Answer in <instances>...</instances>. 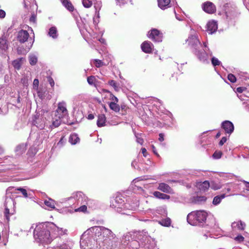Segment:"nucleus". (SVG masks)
Masks as SVG:
<instances>
[{"label": "nucleus", "mask_w": 249, "mask_h": 249, "mask_svg": "<svg viewBox=\"0 0 249 249\" xmlns=\"http://www.w3.org/2000/svg\"><path fill=\"white\" fill-rule=\"evenodd\" d=\"M119 244L116 235L103 226H93L81 235L80 246L83 249H114Z\"/></svg>", "instance_id": "f257e3e1"}, {"label": "nucleus", "mask_w": 249, "mask_h": 249, "mask_svg": "<svg viewBox=\"0 0 249 249\" xmlns=\"http://www.w3.org/2000/svg\"><path fill=\"white\" fill-rule=\"evenodd\" d=\"M154 240L144 231H131L124 235L120 249H154Z\"/></svg>", "instance_id": "f03ea898"}, {"label": "nucleus", "mask_w": 249, "mask_h": 249, "mask_svg": "<svg viewBox=\"0 0 249 249\" xmlns=\"http://www.w3.org/2000/svg\"><path fill=\"white\" fill-rule=\"evenodd\" d=\"M67 230L56 226L53 223L46 222L36 225L34 231L35 241L39 245L50 244L54 239L67 234Z\"/></svg>", "instance_id": "7ed1b4c3"}, {"label": "nucleus", "mask_w": 249, "mask_h": 249, "mask_svg": "<svg viewBox=\"0 0 249 249\" xmlns=\"http://www.w3.org/2000/svg\"><path fill=\"white\" fill-rule=\"evenodd\" d=\"M186 42L200 61L204 63H208L209 56L212 55V53L210 51L207 42H204L202 46L198 38L197 34L194 30L191 29Z\"/></svg>", "instance_id": "20e7f679"}, {"label": "nucleus", "mask_w": 249, "mask_h": 249, "mask_svg": "<svg viewBox=\"0 0 249 249\" xmlns=\"http://www.w3.org/2000/svg\"><path fill=\"white\" fill-rule=\"evenodd\" d=\"M208 215V213L203 210L192 212L188 214L187 220L191 225L202 226L206 222Z\"/></svg>", "instance_id": "39448f33"}, {"label": "nucleus", "mask_w": 249, "mask_h": 249, "mask_svg": "<svg viewBox=\"0 0 249 249\" xmlns=\"http://www.w3.org/2000/svg\"><path fill=\"white\" fill-rule=\"evenodd\" d=\"M226 19L228 21H232L239 16V13L235 4L233 2H228L224 6Z\"/></svg>", "instance_id": "423d86ee"}, {"label": "nucleus", "mask_w": 249, "mask_h": 249, "mask_svg": "<svg viewBox=\"0 0 249 249\" xmlns=\"http://www.w3.org/2000/svg\"><path fill=\"white\" fill-rule=\"evenodd\" d=\"M45 113H47V111L41 109L36 112L33 118L32 124L40 130L44 129L46 126Z\"/></svg>", "instance_id": "0eeeda50"}, {"label": "nucleus", "mask_w": 249, "mask_h": 249, "mask_svg": "<svg viewBox=\"0 0 249 249\" xmlns=\"http://www.w3.org/2000/svg\"><path fill=\"white\" fill-rule=\"evenodd\" d=\"M15 201L11 197H6L4 206V216L8 222L10 219V216L13 214L15 212Z\"/></svg>", "instance_id": "6e6552de"}, {"label": "nucleus", "mask_w": 249, "mask_h": 249, "mask_svg": "<svg viewBox=\"0 0 249 249\" xmlns=\"http://www.w3.org/2000/svg\"><path fill=\"white\" fill-rule=\"evenodd\" d=\"M124 199L121 196H116L112 198L110 201V207L118 213L130 215L129 213L123 212V206L124 205Z\"/></svg>", "instance_id": "1a4fd4ad"}, {"label": "nucleus", "mask_w": 249, "mask_h": 249, "mask_svg": "<svg viewBox=\"0 0 249 249\" xmlns=\"http://www.w3.org/2000/svg\"><path fill=\"white\" fill-rule=\"evenodd\" d=\"M54 115L63 120L68 116V111L65 102L63 101L58 104V107L55 111Z\"/></svg>", "instance_id": "9d476101"}, {"label": "nucleus", "mask_w": 249, "mask_h": 249, "mask_svg": "<svg viewBox=\"0 0 249 249\" xmlns=\"http://www.w3.org/2000/svg\"><path fill=\"white\" fill-rule=\"evenodd\" d=\"M72 198L75 199L78 202H81V203L86 202L87 205H88L89 204V200H88L87 196H86L81 192H77L73 193L71 197L62 199L61 202L67 201Z\"/></svg>", "instance_id": "9b49d317"}, {"label": "nucleus", "mask_w": 249, "mask_h": 249, "mask_svg": "<svg viewBox=\"0 0 249 249\" xmlns=\"http://www.w3.org/2000/svg\"><path fill=\"white\" fill-rule=\"evenodd\" d=\"M147 36L148 37L155 42H160L162 40V34L157 29H152L149 31Z\"/></svg>", "instance_id": "f8f14e48"}, {"label": "nucleus", "mask_w": 249, "mask_h": 249, "mask_svg": "<svg viewBox=\"0 0 249 249\" xmlns=\"http://www.w3.org/2000/svg\"><path fill=\"white\" fill-rule=\"evenodd\" d=\"M203 9L207 13L213 14L216 11V7L212 2L207 1L203 4Z\"/></svg>", "instance_id": "ddd939ff"}, {"label": "nucleus", "mask_w": 249, "mask_h": 249, "mask_svg": "<svg viewBox=\"0 0 249 249\" xmlns=\"http://www.w3.org/2000/svg\"><path fill=\"white\" fill-rule=\"evenodd\" d=\"M29 33L26 30H20L17 35V40L20 43H23L26 42L29 37Z\"/></svg>", "instance_id": "4468645a"}, {"label": "nucleus", "mask_w": 249, "mask_h": 249, "mask_svg": "<svg viewBox=\"0 0 249 249\" xmlns=\"http://www.w3.org/2000/svg\"><path fill=\"white\" fill-rule=\"evenodd\" d=\"M222 127L226 133L231 134L234 130L233 124L229 121H225L222 123Z\"/></svg>", "instance_id": "2eb2a0df"}, {"label": "nucleus", "mask_w": 249, "mask_h": 249, "mask_svg": "<svg viewBox=\"0 0 249 249\" xmlns=\"http://www.w3.org/2000/svg\"><path fill=\"white\" fill-rule=\"evenodd\" d=\"M153 48V44L149 41H145L141 45L142 51L145 53H151Z\"/></svg>", "instance_id": "dca6fc26"}, {"label": "nucleus", "mask_w": 249, "mask_h": 249, "mask_svg": "<svg viewBox=\"0 0 249 249\" xmlns=\"http://www.w3.org/2000/svg\"><path fill=\"white\" fill-rule=\"evenodd\" d=\"M207 27V32L210 34H213L217 29V24L213 20L210 21L208 22Z\"/></svg>", "instance_id": "f3484780"}, {"label": "nucleus", "mask_w": 249, "mask_h": 249, "mask_svg": "<svg viewBox=\"0 0 249 249\" xmlns=\"http://www.w3.org/2000/svg\"><path fill=\"white\" fill-rule=\"evenodd\" d=\"M62 122L65 123V121L57 116H54L52 118V124L50 125L49 128L51 129L58 127Z\"/></svg>", "instance_id": "a211bd4d"}, {"label": "nucleus", "mask_w": 249, "mask_h": 249, "mask_svg": "<svg viewBox=\"0 0 249 249\" xmlns=\"http://www.w3.org/2000/svg\"><path fill=\"white\" fill-rule=\"evenodd\" d=\"M158 189L165 193L172 194L173 193L171 187L165 183H159Z\"/></svg>", "instance_id": "6ab92c4d"}, {"label": "nucleus", "mask_w": 249, "mask_h": 249, "mask_svg": "<svg viewBox=\"0 0 249 249\" xmlns=\"http://www.w3.org/2000/svg\"><path fill=\"white\" fill-rule=\"evenodd\" d=\"M196 186L200 192H205L210 188V183L208 181L206 180L202 182L197 183Z\"/></svg>", "instance_id": "aec40b11"}, {"label": "nucleus", "mask_w": 249, "mask_h": 249, "mask_svg": "<svg viewBox=\"0 0 249 249\" xmlns=\"http://www.w3.org/2000/svg\"><path fill=\"white\" fill-rule=\"evenodd\" d=\"M47 249H72V245L69 242L63 243L53 248H48Z\"/></svg>", "instance_id": "412c9836"}, {"label": "nucleus", "mask_w": 249, "mask_h": 249, "mask_svg": "<svg viewBox=\"0 0 249 249\" xmlns=\"http://www.w3.org/2000/svg\"><path fill=\"white\" fill-rule=\"evenodd\" d=\"M231 226L233 230H244L246 227V224L241 221H239L232 223Z\"/></svg>", "instance_id": "4be33fe9"}, {"label": "nucleus", "mask_w": 249, "mask_h": 249, "mask_svg": "<svg viewBox=\"0 0 249 249\" xmlns=\"http://www.w3.org/2000/svg\"><path fill=\"white\" fill-rule=\"evenodd\" d=\"M37 134L36 140L39 142H41L42 141L48 138V131H45L44 130H41Z\"/></svg>", "instance_id": "5701e85b"}, {"label": "nucleus", "mask_w": 249, "mask_h": 249, "mask_svg": "<svg viewBox=\"0 0 249 249\" xmlns=\"http://www.w3.org/2000/svg\"><path fill=\"white\" fill-rule=\"evenodd\" d=\"M170 2L171 0H158V6L162 10H164L168 7H169Z\"/></svg>", "instance_id": "b1692460"}, {"label": "nucleus", "mask_w": 249, "mask_h": 249, "mask_svg": "<svg viewBox=\"0 0 249 249\" xmlns=\"http://www.w3.org/2000/svg\"><path fill=\"white\" fill-rule=\"evenodd\" d=\"M106 117L103 114H99L98 116L97 125L98 127H102L106 125Z\"/></svg>", "instance_id": "393cba45"}, {"label": "nucleus", "mask_w": 249, "mask_h": 249, "mask_svg": "<svg viewBox=\"0 0 249 249\" xmlns=\"http://www.w3.org/2000/svg\"><path fill=\"white\" fill-rule=\"evenodd\" d=\"M8 48L7 41L5 37H1L0 38V49L4 52Z\"/></svg>", "instance_id": "a878e982"}, {"label": "nucleus", "mask_w": 249, "mask_h": 249, "mask_svg": "<svg viewBox=\"0 0 249 249\" xmlns=\"http://www.w3.org/2000/svg\"><path fill=\"white\" fill-rule=\"evenodd\" d=\"M63 6L69 11L72 12L74 8L69 0H61Z\"/></svg>", "instance_id": "bb28decb"}, {"label": "nucleus", "mask_w": 249, "mask_h": 249, "mask_svg": "<svg viewBox=\"0 0 249 249\" xmlns=\"http://www.w3.org/2000/svg\"><path fill=\"white\" fill-rule=\"evenodd\" d=\"M153 195L156 198L161 199H169L170 197L169 195H167L165 194L161 193L158 191L154 192L153 193Z\"/></svg>", "instance_id": "cd10ccee"}, {"label": "nucleus", "mask_w": 249, "mask_h": 249, "mask_svg": "<svg viewBox=\"0 0 249 249\" xmlns=\"http://www.w3.org/2000/svg\"><path fill=\"white\" fill-rule=\"evenodd\" d=\"M80 141L78 136L76 133L71 134L69 138V142L72 144H75Z\"/></svg>", "instance_id": "c85d7f7f"}, {"label": "nucleus", "mask_w": 249, "mask_h": 249, "mask_svg": "<svg viewBox=\"0 0 249 249\" xmlns=\"http://www.w3.org/2000/svg\"><path fill=\"white\" fill-rule=\"evenodd\" d=\"M50 36L55 39L57 37V31L55 27H52L50 28L48 32Z\"/></svg>", "instance_id": "c756f323"}, {"label": "nucleus", "mask_w": 249, "mask_h": 249, "mask_svg": "<svg viewBox=\"0 0 249 249\" xmlns=\"http://www.w3.org/2000/svg\"><path fill=\"white\" fill-rule=\"evenodd\" d=\"M225 197L226 195L224 194H222L220 196H215L213 198V204L214 205H217L219 204L221 202L222 199L224 198Z\"/></svg>", "instance_id": "7c9ffc66"}, {"label": "nucleus", "mask_w": 249, "mask_h": 249, "mask_svg": "<svg viewBox=\"0 0 249 249\" xmlns=\"http://www.w3.org/2000/svg\"><path fill=\"white\" fill-rule=\"evenodd\" d=\"M44 204L49 208L51 209L55 208V201L52 199L49 198L48 200L44 201Z\"/></svg>", "instance_id": "2f4dec72"}, {"label": "nucleus", "mask_w": 249, "mask_h": 249, "mask_svg": "<svg viewBox=\"0 0 249 249\" xmlns=\"http://www.w3.org/2000/svg\"><path fill=\"white\" fill-rule=\"evenodd\" d=\"M87 81L89 85L97 87L96 82H97L96 79L94 76H90L87 78Z\"/></svg>", "instance_id": "473e14b6"}, {"label": "nucleus", "mask_w": 249, "mask_h": 249, "mask_svg": "<svg viewBox=\"0 0 249 249\" xmlns=\"http://www.w3.org/2000/svg\"><path fill=\"white\" fill-rule=\"evenodd\" d=\"M171 222V219L168 217H166L165 219H162L159 221V223L160 225L165 227H168L170 226Z\"/></svg>", "instance_id": "72a5a7b5"}, {"label": "nucleus", "mask_w": 249, "mask_h": 249, "mask_svg": "<svg viewBox=\"0 0 249 249\" xmlns=\"http://www.w3.org/2000/svg\"><path fill=\"white\" fill-rule=\"evenodd\" d=\"M108 84L112 87L114 89H115V90L118 91L120 89V87L118 85V84L117 83V82L113 80H109L108 82Z\"/></svg>", "instance_id": "f704fd0d"}, {"label": "nucleus", "mask_w": 249, "mask_h": 249, "mask_svg": "<svg viewBox=\"0 0 249 249\" xmlns=\"http://www.w3.org/2000/svg\"><path fill=\"white\" fill-rule=\"evenodd\" d=\"M116 102H110L109 104V107L115 112H118L120 110V106Z\"/></svg>", "instance_id": "c9c22d12"}, {"label": "nucleus", "mask_w": 249, "mask_h": 249, "mask_svg": "<svg viewBox=\"0 0 249 249\" xmlns=\"http://www.w3.org/2000/svg\"><path fill=\"white\" fill-rule=\"evenodd\" d=\"M21 59H18L13 61L12 65L15 69L18 70L20 69L21 65Z\"/></svg>", "instance_id": "e433bc0d"}, {"label": "nucleus", "mask_w": 249, "mask_h": 249, "mask_svg": "<svg viewBox=\"0 0 249 249\" xmlns=\"http://www.w3.org/2000/svg\"><path fill=\"white\" fill-rule=\"evenodd\" d=\"M129 201L130 202V205L131 206V211H134L136 210L139 205V201L137 199Z\"/></svg>", "instance_id": "4c0bfd02"}, {"label": "nucleus", "mask_w": 249, "mask_h": 249, "mask_svg": "<svg viewBox=\"0 0 249 249\" xmlns=\"http://www.w3.org/2000/svg\"><path fill=\"white\" fill-rule=\"evenodd\" d=\"M30 64L32 65H35L37 61V57L34 54H31L29 57Z\"/></svg>", "instance_id": "58836bf2"}, {"label": "nucleus", "mask_w": 249, "mask_h": 249, "mask_svg": "<svg viewBox=\"0 0 249 249\" xmlns=\"http://www.w3.org/2000/svg\"><path fill=\"white\" fill-rule=\"evenodd\" d=\"M131 206L130 205V202L129 200H128L127 202L124 203V205L123 206V212H124L127 213L126 211L127 210H131Z\"/></svg>", "instance_id": "ea45409f"}, {"label": "nucleus", "mask_w": 249, "mask_h": 249, "mask_svg": "<svg viewBox=\"0 0 249 249\" xmlns=\"http://www.w3.org/2000/svg\"><path fill=\"white\" fill-rule=\"evenodd\" d=\"M103 90L104 92H107L109 94L110 99L113 101L112 102H118V99L116 96H115L113 94H112L110 92H109L108 90L107 89H103Z\"/></svg>", "instance_id": "a19ab883"}, {"label": "nucleus", "mask_w": 249, "mask_h": 249, "mask_svg": "<svg viewBox=\"0 0 249 249\" xmlns=\"http://www.w3.org/2000/svg\"><path fill=\"white\" fill-rule=\"evenodd\" d=\"M157 211L158 213L162 214L164 217H166L167 215V212L165 208H160Z\"/></svg>", "instance_id": "79ce46f5"}, {"label": "nucleus", "mask_w": 249, "mask_h": 249, "mask_svg": "<svg viewBox=\"0 0 249 249\" xmlns=\"http://www.w3.org/2000/svg\"><path fill=\"white\" fill-rule=\"evenodd\" d=\"M82 3L83 6L86 8H89L92 4L91 1L89 0H83Z\"/></svg>", "instance_id": "37998d69"}, {"label": "nucleus", "mask_w": 249, "mask_h": 249, "mask_svg": "<svg viewBox=\"0 0 249 249\" xmlns=\"http://www.w3.org/2000/svg\"><path fill=\"white\" fill-rule=\"evenodd\" d=\"M135 137L136 138V141L138 143L142 145L143 142V140L141 137V134H136Z\"/></svg>", "instance_id": "c03bdc74"}, {"label": "nucleus", "mask_w": 249, "mask_h": 249, "mask_svg": "<svg viewBox=\"0 0 249 249\" xmlns=\"http://www.w3.org/2000/svg\"><path fill=\"white\" fill-rule=\"evenodd\" d=\"M212 63L214 66H219L221 64V62L214 57L212 58Z\"/></svg>", "instance_id": "a18cd8bd"}, {"label": "nucleus", "mask_w": 249, "mask_h": 249, "mask_svg": "<svg viewBox=\"0 0 249 249\" xmlns=\"http://www.w3.org/2000/svg\"><path fill=\"white\" fill-rule=\"evenodd\" d=\"M210 187L214 190H216L220 188V186L214 182H211Z\"/></svg>", "instance_id": "49530a36"}, {"label": "nucleus", "mask_w": 249, "mask_h": 249, "mask_svg": "<svg viewBox=\"0 0 249 249\" xmlns=\"http://www.w3.org/2000/svg\"><path fill=\"white\" fill-rule=\"evenodd\" d=\"M222 153L221 151H215L213 155V157L215 159H219L221 157Z\"/></svg>", "instance_id": "de8ad7c7"}, {"label": "nucleus", "mask_w": 249, "mask_h": 249, "mask_svg": "<svg viewBox=\"0 0 249 249\" xmlns=\"http://www.w3.org/2000/svg\"><path fill=\"white\" fill-rule=\"evenodd\" d=\"M228 80L231 82V83H234L236 81V78L235 76L232 74H229L228 75Z\"/></svg>", "instance_id": "09e8293b"}, {"label": "nucleus", "mask_w": 249, "mask_h": 249, "mask_svg": "<svg viewBox=\"0 0 249 249\" xmlns=\"http://www.w3.org/2000/svg\"><path fill=\"white\" fill-rule=\"evenodd\" d=\"M83 204V205L82 206L80 207L76 210L77 211L84 212L87 210V207L86 205V204H87L86 202Z\"/></svg>", "instance_id": "8fccbe9b"}, {"label": "nucleus", "mask_w": 249, "mask_h": 249, "mask_svg": "<svg viewBox=\"0 0 249 249\" xmlns=\"http://www.w3.org/2000/svg\"><path fill=\"white\" fill-rule=\"evenodd\" d=\"M102 7V3L101 1H97L94 3V8L95 11H100Z\"/></svg>", "instance_id": "3c124183"}, {"label": "nucleus", "mask_w": 249, "mask_h": 249, "mask_svg": "<svg viewBox=\"0 0 249 249\" xmlns=\"http://www.w3.org/2000/svg\"><path fill=\"white\" fill-rule=\"evenodd\" d=\"M17 190L18 191H19L22 194V195L24 196L25 197H28V194L26 190L25 189L22 188H18L17 189Z\"/></svg>", "instance_id": "603ef678"}, {"label": "nucleus", "mask_w": 249, "mask_h": 249, "mask_svg": "<svg viewBox=\"0 0 249 249\" xmlns=\"http://www.w3.org/2000/svg\"><path fill=\"white\" fill-rule=\"evenodd\" d=\"M116 0L117 4L119 5L120 6L127 3V2L128 1H129V0ZM131 0H130V1H131Z\"/></svg>", "instance_id": "864d4df0"}, {"label": "nucleus", "mask_w": 249, "mask_h": 249, "mask_svg": "<svg viewBox=\"0 0 249 249\" xmlns=\"http://www.w3.org/2000/svg\"><path fill=\"white\" fill-rule=\"evenodd\" d=\"M95 65L96 67L99 68L103 65V62L100 60L95 59Z\"/></svg>", "instance_id": "5fc2aeb1"}, {"label": "nucleus", "mask_w": 249, "mask_h": 249, "mask_svg": "<svg viewBox=\"0 0 249 249\" xmlns=\"http://www.w3.org/2000/svg\"><path fill=\"white\" fill-rule=\"evenodd\" d=\"M243 104L244 106L245 109L249 111V99L246 101L244 102Z\"/></svg>", "instance_id": "6e6d98bb"}, {"label": "nucleus", "mask_w": 249, "mask_h": 249, "mask_svg": "<svg viewBox=\"0 0 249 249\" xmlns=\"http://www.w3.org/2000/svg\"><path fill=\"white\" fill-rule=\"evenodd\" d=\"M47 79H48V81L49 82L51 86L52 87H53L54 85V82L53 79L51 76H48L47 77Z\"/></svg>", "instance_id": "4d7b16f0"}, {"label": "nucleus", "mask_w": 249, "mask_h": 249, "mask_svg": "<svg viewBox=\"0 0 249 249\" xmlns=\"http://www.w3.org/2000/svg\"><path fill=\"white\" fill-rule=\"evenodd\" d=\"M206 200V197L204 196H197L196 199L197 201H205Z\"/></svg>", "instance_id": "13d9d810"}, {"label": "nucleus", "mask_w": 249, "mask_h": 249, "mask_svg": "<svg viewBox=\"0 0 249 249\" xmlns=\"http://www.w3.org/2000/svg\"><path fill=\"white\" fill-rule=\"evenodd\" d=\"M246 88L244 87H238L236 89V91L238 93H242L244 90H246Z\"/></svg>", "instance_id": "bf43d9fd"}, {"label": "nucleus", "mask_w": 249, "mask_h": 249, "mask_svg": "<svg viewBox=\"0 0 249 249\" xmlns=\"http://www.w3.org/2000/svg\"><path fill=\"white\" fill-rule=\"evenodd\" d=\"M226 141H227L226 137H222L219 142V145H221V146L223 145L224 144V143H225L226 142Z\"/></svg>", "instance_id": "052dcab7"}, {"label": "nucleus", "mask_w": 249, "mask_h": 249, "mask_svg": "<svg viewBox=\"0 0 249 249\" xmlns=\"http://www.w3.org/2000/svg\"><path fill=\"white\" fill-rule=\"evenodd\" d=\"M5 16V12L3 10L0 9V18H4Z\"/></svg>", "instance_id": "680f3d73"}, {"label": "nucleus", "mask_w": 249, "mask_h": 249, "mask_svg": "<svg viewBox=\"0 0 249 249\" xmlns=\"http://www.w3.org/2000/svg\"><path fill=\"white\" fill-rule=\"evenodd\" d=\"M144 179V177H142L136 178L133 180V183L135 184V183L139 182V181L143 180Z\"/></svg>", "instance_id": "e2e57ef3"}, {"label": "nucleus", "mask_w": 249, "mask_h": 249, "mask_svg": "<svg viewBox=\"0 0 249 249\" xmlns=\"http://www.w3.org/2000/svg\"><path fill=\"white\" fill-rule=\"evenodd\" d=\"M36 16L35 15L33 14L31 16V17L30 18V21L31 22H33L35 23L36 22Z\"/></svg>", "instance_id": "0e129e2a"}, {"label": "nucleus", "mask_w": 249, "mask_h": 249, "mask_svg": "<svg viewBox=\"0 0 249 249\" xmlns=\"http://www.w3.org/2000/svg\"><path fill=\"white\" fill-rule=\"evenodd\" d=\"M244 238L242 235H238L235 238V240L242 242L244 240Z\"/></svg>", "instance_id": "69168bd1"}, {"label": "nucleus", "mask_w": 249, "mask_h": 249, "mask_svg": "<svg viewBox=\"0 0 249 249\" xmlns=\"http://www.w3.org/2000/svg\"><path fill=\"white\" fill-rule=\"evenodd\" d=\"M39 81L37 79H35L33 82V86L35 88H37L38 86Z\"/></svg>", "instance_id": "338daca9"}, {"label": "nucleus", "mask_w": 249, "mask_h": 249, "mask_svg": "<svg viewBox=\"0 0 249 249\" xmlns=\"http://www.w3.org/2000/svg\"><path fill=\"white\" fill-rule=\"evenodd\" d=\"M159 140L160 142H162L164 141V135L163 134L160 133L159 134Z\"/></svg>", "instance_id": "774afa93"}]
</instances>
